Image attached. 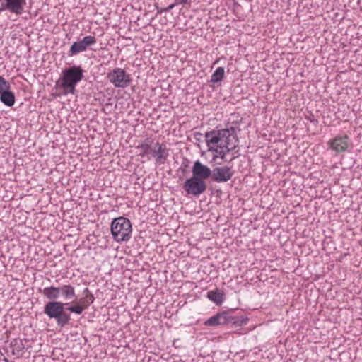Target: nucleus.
<instances>
[{
	"instance_id": "1",
	"label": "nucleus",
	"mask_w": 362,
	"mask_h": 362,
	"mask_svg": "<svg viewBox=\"0 0 362 362\" xmlns=\"http://www.w3.org/2000/svg\"><path fill=\"white\" fill-rule=\"evenodd\" d=\"M205 139L209 151L214 153L213 160L218 158L225 160L226 156L233 151L238 143L236 128L234 127L206 132Z\"/></svg>"
},
{
	"instance_id": "2",
	"label": "nucleus",
	"mask_w": 362,
	"mask_h": 362,
	"mask_svg": "<svg viewBox=\"0 0 362 362\" xmlns=\"http://www.w3.org/2000/svg\"><path fill=\"white\" fill-rule=\"evenodd\" d=\"M84 70L81 66H71L65 68L57 84L63 89L64 95H74L76 86L83 79Z\"/></svg>"
},
{
	"instance_id": "3",
	"label": "nucleus",
	"mask_w": 362,
	"mask_h": 362,
	"mask_svg": "<svg viewBox=\"0 0 362 362\" xmlns=\"http://www.w3.org/2000/svg\"><path fill=\"white\" fill-rule=\"evenodd\" d=\"M68 305L57 300H49L44 307V313L50 319H54L58 327H64L71 321L70 314L64 312L65 305Z\"/></svg>"
},
{
	"instance_id": "4",
	"label": "nucleus",
	"mask_w": 362,
	"mask_h": 362,
	"mask_svg": "<svg viewBox=\"0 0 362 362\" xmlns=\"http://www.w3.org/2000/svg\"><path fill=\"white\" fill-rule=\"evenodd\" d=\"M132 232V223L128 218L119 216L112 220L111 233L115 241L127 242L131 238Z\"/></svg>"
},
{
	"instance_id": "5",
	"label": "nucleus",
	"mask_w": 362,
	"mask_h": 362,
	"mask_svg": "<svg viewBox=\"0 0 362 362\" xmlns=\"http://www.w3.org/2000/svg\"><path fill=\"white\" fill-rule=\"evenodd\" d=\"M40 291L49 300H57L62 296L68 300L76 297L75 288L71 284H64L59 287H46Z\"/></svg>"
},
{
	"instance_id": "6",
	"label": "nucleus",
	"mask_w": 362,
	"mask_h": 362,
	"mask_svg": "<svg viewBox=\"0 0 362 362\" xmlns=\"http://www.w3.org/2000/svg\"><path fill=\"white\" fill-rule=\"evenodd\" d=\"M108 81L116 88H125L131 83L130 75L121 68H115L107 75Z\"/></svg>"
},
{
	"instance_id": "7",
	"label": "nucleus",
	"mask_w": 362,
	"mask_h": 362,
	"mask_svg": "<svg viewBox=\"0 0 362 362\" xmlns=\"http://www.w3.org/2000/svg\"><path fill=\"white\" fill-rule=\"evenodd\" d=\"M183 189L187 194L197 197L206 192L207 185L206 181L192 176L185 180Z\"/></svg>"
},
{
	"instance_id": "8",
	"label": "nucleus",
	"mask_w": 362,
	"mask_h": 362,
	"mask_svg": "<svg viewBox=\"0 0 362 362\" xmlns=\"http://www.w3.org/2000/svg\"><path fill=\"white\" fill-rule=\"evenodd\" d=\"M329 147L335 153H340L349 151L351 146L350 138L348 135H337L327 142Z\"/></svg>"
},
{
	"instance_id": "9",
	"label": "nucleus",
	"mask_w": 362,
	"mask_h": 362,
	"mask_svg": "<svg viewBox=\"0 0 362 362\" xmlns=\"http://www.w3.org/2000/svg\"><path fill=\"white\" fill-rule=\"evenodd\" d=\"M26 0H4L1 3L0 11H8L16 16H21L24 11Z\"/></svg>"
},
{
	"instance_id": "10",
	"label": "nucleus",
	"mask_w": 362,
	"mask_h": 362,
	"mask_svg": "<svg viewBox=\"0 0 362 362\" xmlns=\"http://www.w3.org/2000/svg\"><path fill=\"white\" fill-rule=\"evenodd\" d=\"M233 175V172L230 167H216L212 170L211 178L216 182H226L232 178Z\"/></svg>"
},
{
	"instance_id": "11",
	"label": "nucleus",
	"mask_w": 362,
	"mask_h": 362,
	"mask_svg": "<svg viewBox=\"0 0 362 362\" xmlns=\"http://www.w3.org/2000/svg\"><path fill=\"white\" fill-rule=\"evenodd\" d=\"M192 176L206 180L211 177L212 170L206 165H204L199 160L194 163L192 169Z\"/></svg>"
},
{
	"instance_id": "12",
	"label": "nucleus",
	"mask_w": 362,
	"mask_h": 362,
	"mask_svg": "<svg viewBox=\"0 0 362 362\" xmlns=\"http://www.w3.org/2000/svg\"><path fill=\"white\" fill-rule=\"evenodd\" d=\"M226 325L232 326H242L245 325L247 321V317H244L242 315H235L233 310L224 311Z\"/></svg>"
},
{
	"instance_id": "13",
	"label": "nucleus",
	"mask_w": 362,
	"mask_h": 362,
	"mask_svg": "<svg viewBox=\"0 0 362 362\" xmlns=\"http://www.w3.org/2000/svg\"><path fill=\"white\" fill-rule=\"evenodd\" d=\"M151 153L155 157L156 162L160 164L165 163L169 156L168 150L163 144L158 142L155 144L154 148L151 149Z\"/></svg>"
},
{
	"instance_id": "14",
	"label": "nucleus",
	"mask_w": 362,
	"mask_h": 362,
	"mask_svg": "<svg viewBox=\"0 0 362 362\" xmlns=\"http://www.w3.org/2000/svg\"><path fill=\"white\" fill-rule=\"evenodd\" d=\"M207 297L209 300L215 303L217 305L222 304L225 299L224 292L216 288L207 293Z\"/></svg>"
},
{
	"instance_id": "15",
	"label": "nucleus",
	"mask_w": 362,
	"mask_h": 362,
	"mask_svg": "<svg viewBox=\"0 0 362 362\" xmlns=\"http://www.w3.org/2000/svg\"><path fill=\"white\" fill-rule=\"evenodd\" d=\"M225 315L224 312H222L221 313H218L216 315H214L209 318L205 322V325L210 326V327H214L217 325H226L225 321Z\"/></svg>"
},
{
	"instance_id": "16",
	"label": "nucleus",
	"mask_w": 362,
	"mask_h": 362,
	"mask_svg": "<svg viewBox=\"0 0 362 362\" xmlns=\"http://www.w3.org/2000/svg\"><path fill=\"white\" fill-rule=\"evenodd\" d=\"M1 102L8 107H12L16 101L14 93L9 90L0 95Z\"/></svg>"
},
{
	"instance_id": "17",
	"label": "nucleus",
	"mask_w": 362,
	"mask_h": 362,
	"mask_svg": "<svg viewBox=\"0 0 362 362\" xmlns=\"http://www.w3.org/2000/svg\"><path fill=\"white\" fill-rule=\"evenodd\" d=\"M153 141L150 139H145L140 145L138 146L137 148L140 150V156H144L147 155L151 151V144Z\"/></svg>"
},
{
	"instance_id": "18",
	"label": "nucleus",
	"mask_w": 362,
	"mask_h": 362,
	"mask_svg": "<svg viewBox=\"0 0 362 362\" xmlns=\"http://www.w3.org/2000/svg\"><path fill=\"white\" fill-rule=\"evenodd\" d=\"M225 75V70L223 67H218L215 71L212 74L210 82L216 83L221 82Z\"/></svg>"
},
{
	"instance_id": "19",
	"label": "nucleus",
	"mask_w": 362,
	"mask_h": 362,
	"mask_svg": "<svg viewBox=\"0 0 362 362\" xmlns=\"http://www.w3.org/2000/svg\"><path fill=\"white\" fill-rule=\"evenodd\" d=\"M86 51L85 48L83 46L82 42L81 40L78 42H75L72 44L71 46L70 50H69V56L77 54L79 52Z\"/></svg>"
},
{
	"instance_id": "20",
	"label": "nucleus",
	"mask_w": 362,
	"mask_h": 362,
	"mask_svg": "<svg viewBox=\"0 0 362 362\" xmlns=\"http://www.w3.org/2000/svg\"><path fill=\"white\" fill-rule=\"evenodd\" d=\"M81 42L83 44V47L86 50L88 46L95 45L96 43V39L94 36L88 35L84 37Z\"/></svg>"
},
{
	"instance_id": "21",
	"label": "nucleus",
	"mask_w": 362,
	"mask_h": 362,
	"mask_svg": "<svg viewBox=\"0 0 362 362\" xmlns=\"http://www.w3.org/2000/svg\"><path fill=\"white\" fill-rule=\"evenodd\" d=\"M81 42L83 44V47L86 50L88 46L95 45L96 43V39L94 36L88 35L84 37Z\"/></svg>"
},
{
	"instance_id": "22",
	"label": "nucleus",
	"mask_w": 362,
	"mask_h": 362,
	"mask_svg": "<svg viewBox=\"0 0 362 362\" xmlns=\"http://www.w3.org/2000/svg\"><path fill=\"white\" fill-rule=\"evenodd\" d=\"M68 311L71 312V313H75V314H77V315H81L82 314V313L83 312V308L81 305V304L79 303V302L75 303L74 305H71V306H68L66 308Z\"/></svg>"
},
{
	"instance_id": "23",
	"label": "nucleus",
	"mask_w": 362,
	"mask_h": 362,
	"mask_svg": "<svg viewBox=\"0 0 362 362\" xmlns=\"http://www.w3.org/2000/svg\"><path fill=\"white\" fill-rule=\"evenodd\" d=\"M11 88V85L3 76H0V95Z\"/></svg>"
},
{
	"instance_id": "24",
	"label": "nucleus",
	"mask_w": 362,
	"mask_h": 362,
	"mask_svg": "<svg viewBox=\"0 0 362 362\" xmlns=\"http://www.w3.org/2000/svg\"><path fill=\"white\" fill-rule=\"evenodd\" d=\"M79 303L83 308V310H86V308H88V307L90 305L89 303H87V301L85 298L81 299V300L79 301Z\"/></svg>"
},
{
	"instance_id": "25",
	"label": "nucleus",
	"mask_w": 362,
	"mask_h": 362,
	"mask_svg": "<svg viewBox=\"0 0 362 362\" xmlns=\"http://www.w3.org/2000/svg\"><path fill=\"white\" fill-rule=\"evenodd\" d=\"M85 299L86 300L87 303L92 304L95 300V297L92 293V294H90V295L86 296Z\"/></svg>"
},
{
	"instance_id": "26",
	"label": "nucleus",
	"mask_w": 362,
	"mask_h": 362,
	"mask_svg": "<svg viewBox=\"0 0 362 362\" xmlns=\"http://www.w3.org/2000/svg\"><path fill=\"white\" fill-rule=\"evenodd\" d=\"M176 5H177V4H175V2L173 4H171L167 8H165V10L167 11V12H168L170 10H172Z\"/></svg>"
},
{
	"instance_id": "27",
	"label": "nucleus",
	"mask_w": 362,
	"mask_h": 362,
	"mask_svg": "<svg viewBox=\"0 0 362 362\" xmlns=\"http://www.w3.org/2000/svg\"><path fill=\"white\" fill-rule=\"evenodd\" d=\"M175 4H177H177L185 5L188 1V0H175Z\"/></svg>"
},
{
	"instance_id": "28",
	"label": "nucleus",
	"mask_w": 362,
	"mask_h": 362,
	"mask_svg": "<svg viewBox=\"0 0 362 362\" xmlns=\"http://www.w3.org/2000/svg\"><path fill=\"white\" fill-rule=\"evenodd\" d=\"M83 294L87 296L90 294H92V293L89 291V289L88 288H86L83 291Z\"/></svg>"
},
{
	"instance_id": "29",
	"label": "nucleus",
	"mask_w": 362,
	"mask_h": 362,
	"mask_svg": "<svg viewBox=\"0 0 362 362\" xmlns=\"http://www.w3.org/2000/svg\"><path fill=\"white\" fill-rule=\"evenodd\" d=\"M163 12H167V11L165 10V8H158L157 13L159 14H161Z\"/></svg>"
},
{
	"instance_id": "30",
	"label": "nucleus",
	"mask_w": 362,
	"mask_h": 362,
	"mask_svg": "<svg viewBox=\"0 0 362 362\" xmlns=\"http://www.w3.org/2000/svg\"><path fill=\"white\" fill-rule=\"evenodd\" d=\"M238 156H239V154L238 153V151H235L234 153L233 158L230 159V161L233 160V159H235V158L238 157Z\"/></svg>"
}]
</instances>
